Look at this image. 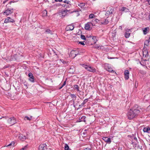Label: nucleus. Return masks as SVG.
<instances>
[{"label": "nucleus", "instance_id": "f257e3e1", "mask_svg": "<svg viewBox=\"0 0 150 150\" xmlns=\"http://www.w3.org/2000/svg\"><path fill=\"white\" fill-rule=\"evenodd\" d=\"M140 111L137 109L131 108L129 110L127 113V117L129 120L132 119L136 117L139 114Z\"/></svg>", "mask_w": 150, "mask_h": 150}, {"label": "nucleus", "instance_id": "f03ea898", "mask_svg": "<svg viewBox=\"0 0 150 150\" xmlns=\"http://www.w3.org/2000/svg\"><path fill=\"white\" fill-rule=\"evenodd\" d=\"M82 65L83 67L89 71L93 72H94L96 71V69L93 67L84 64H82Z\"/></svg>", "mask_w": 150, "mask_h": 150}, {"label": "nucleus", "instance_id": "7ed1b4c3", "mask_svg": "<svg viewBox=\"0 0 150 150\" xmlns=\"http://www.w3.org/2000/svg\"><path fill=\"white\" fill-rule=\"evenodd\" d=\"M70 10H67L66 9L65 10H62L60 13V15H61L62 16H66L69 13H71L72 12H70Z\"/></svg>", "mask_w": 150, "mask_h": 150}, {"label": "nucleus", "instance_id": "20e7f679", "mask_svg": "<svg viewBox=\"0 0 150 150\" xmlns=\"http://www.w3.org/2000/svg\"><path fill=\"white\" fill-rule=\"evenodd\" d=\"M8 122L12 125H13L16 122V120L14 117H10L8 120Z\"/></svg>", "mask_w": 150, "mask_h": 150}, {"label": "nucleus", "instance_id": "39448f33", "mask_svg": "<svg viewBox=\"0 0 150 150\" xmlns=\"http://www.w3.org/2000/svg\"><path fill=\"white\" fill-rule=\"evenodd\" d=\"M28 76L29 77V80L32 83H34L35 82L34 77L31 73L30 72L28 74Z\"/></svg>", "mask_w": 150, "mask_h": 150}, {"label": "nucleus", "instance_id": "423d86ee", "mask_svg": "<svg viewBox=\"0 0 150 150\" xmlns=\"http://www.w3.org/2000/svg\"><path fill=\"white\" fill-rule=\"evenodd\" d=\"M131 31L129 29H127L126 30L125 33V37L126 38H128L129 37L131 33Z\"/></svg>", "mask_w": 150, "mask_h": 150}, {"label": "nucleus", "instance_id": "0eeeda50", "mask_svg": "<svg viewBox=\"0 0 150 150\" xmlns=\"http://www.w3.org/2000/svg\"><path fill=\"white\" fill-rule=\"evenodd\" d=\"M107 143L110 144L111 142V139L107 137H103L102 138Z\"/></svg>", "mask_w": 150, "mask_h": 150}, {"label": "nucleus", "instance_id": "6e6552de", "mask_svg": "<svg viewBox=\"0 0 150 150\" xmlns=\"http://www.w3.org/2000/svg\"><path fill=\"white\" fill-rule=\"evenodd\" d=\"M47 149V145L45 144H42L39 145L38 150H45Z\"/></svg>", "mask_w": 150, "mask_h": 150}, {"label": "nucleus", "instance_id": "1a4fd4ad", "mask_svg": "<svg viewBox=\"0 0 150 150\" xmlns=\"http://www.w3.org/2000/svg\"><path fill=\"white\" fill-rule=\"evenodd\" d=\"M14 21L13 19L11 18L10 17H8L5 19L4 22L5 23H13Z\"/></svg>", "mask_w": 150, "mask_h": 150}, {"label": "nucleus", "instance_id": "9d476101", "mask_svg": "<svg viewBox=\"0 0 150 150\" xmlns=\"http://www.w3.org/2000/svg\"><path fill=\"white\" fill-rule=\"evenodd\" d=\"M74 28V25L72 24L67 25L65 28V30L67 31L73 30Z\"/></svg>", "mask_w": 150, "mask_h": 150}, {"label": "nucleus", "instance_id": "9b49d317", "mask_svg": "<svg viewBox=\"0 0 150 150\" xmlns=\"http://www.w3.org/2000/svg\"><path fill=\"white\" fill-rule=\"evenodd\" d=\"M13 12V9H8L5 10L4 12V15H8L11 13Z\"/></svg>", "mask_w": 150, "mask_h": 150}, {"label": "nucleus", "instance_id": "f8f14e48", "mask_svg": "<svg viewBox=\"0 0 150 150\" xmlns=\"http://www.w3.org/2000/svg\"><path fill=\"white\" fill-rule=\"evenodd\" d=\"M114 11V9L113 8H109L108 10L107 11L105 15H110L112 14Z\"/></svg>", "mask_w": 150, "mask_h": 150}, {"label": "nucleus", "instance_id": "ddd939ff", "mask_svg": "<svg viewBox=\"0 0 150 150\" xmlns=\"http://www.w3.org/2000/svg\"><path fill=\"white\" fill-rule=\"evenodd\" d=\"M124 74L125 79L127 80L129 78V73L128 70H125L124 71Z\"/></svg>", "mask_w": 150, "mask_h": 150}, {"label": "nucleus", "instance_id": "4468645a", "mask_svg": "<svg viewBox=\"0 0 150 150\" xmlns=\"http://www.w3.org/2000/svg\"><path fill=\"white\" fill-rule=\"evenodd\" d=\"M143 131L144 132L150 133V127L147 126L143 129Z\"/></svg>", "mask_w": 150, "mask_h": 150}, {"label": "nucleus", "instance_id": "2eb2a0df", "mask_svg": "<svg viewBox=\"0 0 150 150\" xmlns=\"http://www.w3.org/2000/svg\"><path fill=\"white\" fill-rule=\"evenodd\" d=\"M108 68H106L105 69L107 71H108L109 72L114 73H116V72L115 71L113 70L111 68H110V66H109L108 64Z\"/></svg>", "mask_w": 150, "mask_h": 150}, {"label": "nucleus", "instance_id": "dca6fc26", "mask_svg": "<svg viewBox=\"0 0 150 150\" xmlns=\"http://www.w3.org/2000/svg\"><path fill=\"white\" fill-rule=\"evenodd\" d=\"M121 11L124 12H129V10L125 7H122L120 10Z\"/></svg>", "mask_w": 150, "mask_h": 150}, {"label": "nucleus", "instance_id": "f3484780", "mask_svg": "<svg viewBox=\"0 0 150 150\" xmlns=\"http://www.w3.org/2000/svg\"><path fill=\"white\" fill-rule=\"evenodd\" d=\"M90 24H92V23H87L86 24L85 26V29L86 30H89L90 27Z\"/></svg>", "mask_w": 150, "mask_h": 150}, {"label": "nucleus", "instance_id": "a211bd4d", "mask_svg": "<svg viewBox=\"0 0 150 150\" xmlns=\"http://www.w3.org/2000/svg\"><path fill=\"white\" fill-rule=\"evenodd\" d=\"M143 33L144 35L146 34L148 32V31L149 30V27L144 28L142 29Z\"/></svg>", "mask_w": 150, "mask_h": 150}, {"label": "nucleus", "instance_id": "6ab92c4d", "mask_svg": "<svg viewBox=\"0 0 150 150\" xmlns=\"http://www.w3.org/2000/svg\"><path fill=\"white\" fill-rule=\"evenodd\" d=\"M19 139H20L21 141H24L25 139L27 137H26L25 136L23 135L22 134L20 135L18 137Z\"/></svg>", "mask_w": 150, "mask_h": 150}, {"label": "nucleus", "instance_id": "aec40b11", "mask_svg": "<svg viewBox=\"0 0 150 150\" xmlns=\"http://www.w3.org/2000/svg\"><path fill=\"white\" fill-rule=\"evenodd\" d=\"M70 96L71 98L73 99L72 100H73V104L74 103L75 100H76V96L74 94H71L70 95Z\"/></svg>", "mask_w": 150, "mask_h": 150}, {"label": "nucleus", "instance_id": "412c9836", "mask_svg": "<svg viewBox=\"0 0 150 150\" xmlns=\"http://www.w3.org/2000/svg\"><path fill=\"white\" fill-rule=\"evenodd\" d=\"M45 33L51 35H52L53 34L52 31L48 29L46 30L45 32Z\"/></svg>", "mask_w": 150, "mask_h": 150}, {"label": "nucleus", "instance_id": "4be33fe9", "mask_svg": "<svg viewBox=\"0 0 150 150\" xmlns=\"http://www.w3.org/2000/svg\"><path fill=\"white\" fill-rule=\"evenodd\" d=\"M88 101V98H87L85 99L83 102L81 104V105H79V107H81L83 106V105L85 104Z\"/></svg>", "mask_w": 150, "mask_h": 150}, {"label": "nucleus", "instance_id": "5701e85b", "mask_svg": "<svg viewBox=\"0 0 150 150\" xmlns=\"http://www.w3.org/2000/svg\"><path fill=\"white\" fill-rule=\"evenodd\" d=\"M86 118V117L84 116H82L81 118V119L79 118V119H81V120L79 121V122L83 121L84 122H86L85 119Z\"/></svg>", "mask_w": 150, "mask_h": 150}, {"label": "nucleus", "instance_id": "b1692460", "mask_svg": "<svg viewBox=\"0 0 150 150\" xmlns=\"http://www.w3.org/2000/svg\"><path fill=\"white\" fill-rule=\"evenodd\" d=\"M149 42L147 40H146L144 42V46H149Z\"/></svg>", "mask_w": 150, "mask_h": 150}, {"label": "nucleus", "instance_id": "393cba45", "mask_svg": "<svg viewBox=\"0 0 150 150\" xmlns=\"http://www.w3.org/2000/svg\"><path fill=\"white\" fill-rule=\"evenodd\" d=\"M75 50H72L70 52L69 56L70 57H73V56L75 55V54H76L74 53Z\"/></svg>", "mask_w": 150, "mask_h": 150}, {"label": "nucleus", "instance_id": "a878e982", "mask_svg": "<svg viewBox=\"0 0 150 150\" xmlns=\"http://www.w3.org/2000/svg\"><path fill=\"white\" fill-rule=\"evenodd\" d=\"M109 21L107 19H105V20L103 21L102 22V24L105 25L108 24L109 23Z\"/></svg>", "mask_w": 150, "mask_h": 150}, {"label": "nucleus", "instance_id": "bb28decb", "mask_svg": "<svg viewBox=\"0 0 150 150\" xmlns=\"http://www.w3.org/2000/svg\"><path fill=\"white\" fill-rule=\"evenodd\" d=\"M42 16H46L47 14V11L46 10H45L42 12Z\"/></svg>", "mask_w": 150, "mask_h": 150}, {"label": "nucleus", "instance_id": "cd10ccee", "mask_svg": "<svg viewBox=\"0 0 150 150\" xmlns=\"http://www.w3.org/2000/svg\"><path fill=\"white\" fill-rule=\"evenodd\" d=\"M97 38V37L96 36H93L92 39L94 41V43H96L98 41Z\"/></svg>", "mask_w": 150, "mask_h": 150}, {"label": "nucleus", "instance_id": "c85d7f7f", "mask_svg": "<svg viewBox=\"0 0 150 150\" xmlns=\"http://www.w3.org/2000/svg\"><path fill=\"white\" fill-rule=\"evenodd\" d=\"M32 116H30V117L28 116H25L24 118V120H30L32 119Z\"/></svg>", "mask_w": 150, "mask_h": 150}, {"label": "nucleus", "instance_id": "c756f323", "mask_svg": "<svg viewBox=\"0 0 150 150\" xmlns=\"http://www.w3.org/2000/svg\"><path fill=\"white\" fill-rule=\"evenodd\" d=\"M85 4L83 3H80L78 4V6L81 8H84L85 5Z\"/></svg>", "mask_w": 150, "mask_h": 150}, {"label": "nucleus", "instance_id": "7c9ffc66", "mask_svg": "<svg viewBox=\"0 0 150 150\" xmlns=\"http://www.w3.org/2000/svg\"><path fill=\"white\" fill-rule=\"evenodd\" d=\"M74 88L75 89L77 90V91H79V87L78 85H74Z\"/></svg>", "mask_w": 150, "mask_h": 150}, {"label": "nucleus", "instance_id": "2f4dec72", "mask_svg": "<svg viewBox=\"0 0 150 150\" xmlns=\"http://www.w3.org/2000/svg\"><path fill=\"white\" fill-rule=\"evenodd\" d=\"M95 16V15L93 13L90 14L89 16V18H94Z\"/></svg>", "mask_w": 150, "mask_h": 150}, {"label": "nucleus", "instance_id": "473e14b6", "mask_svg": "<svg viewBox=\"0 0 150 150\" xmlns=\"http://www.w3.org/2000/svg\"><path fill=\"white\" fill-rule=\"evenodd\" d=\"M69 147L67 144H65L64 146L65 150H69Z\"/></svg>", "mask_w": 150, "mask_h": 150}, {"label": "nucleus", "instance_id": "72a5a7b5", "mask_svg": "<svg viewBox=\"0 0 150 150\" xmlns=\"http://www.w3.org/2000/svg\"><path fill=\"white\" fill-rule=\"evenodd\" d=\"M14 142H11L10 144H9L8 145H5V146L6 147H8V146H11L12 145H13L14 144Z\"/></svg>", "mask_w": 150, "mask_h": 150}, {"label": "nucleus", "instance_id": "f704fd0d", "mask_svg": "<svg viewBox=\"0 0 150 150\" xmlns=\"http://www.w3.org/2000/svg\"><path fill=\"white\" fill-rule=\"evenodd\" d=\"M81 38L83 40H86V38L85 36L83 35H81Z\"/></svg>", "mask_w": 150, "mask_h": 150}, {"label": "nucleus", "instance_id": "c9c22d12", "mask_svg": "<svg viewBox=\"0 0 150 150\" xmlns=\"http://www.w3.org/2000/svg\"><path fill=\"white\" fill-rule=\"evenodd\" d=\"M66 81H65L64 82V83L61 86V87H60L59 88V89H61L64 86L66 85Z\"/></svg>", "mask_w": 150, "mask_h": 150}, {"label": "nucleus", "instance_id": "e433bc0d", "mask_svg": "<svg viewBox=\"0 0 150 150\" xmlns=\"http://www.w3.org/2000/svg\"><path fill=\"white\" fill-rule=\"evenodd\" d=\"M27 145L25 146L24 147L22 148L20 150H25L27 148Z\"/></svg>", "mask_w": 150, "mask_h": 150}, {"label": "nucleus", "instance_id": "4c0bfd02", "mask_svg": "<svg viewBox=\"0 0 150 150\" xmlns=\"http://www.w3.org/2000/svg\"><path fill=\"white\" fill-rule=\"evenodd\" d=\"M75 52H74V53L75 54H75V55L74 56H73V58H74L75 57H76V55H77L78 54V53H77V51L75 50Z\"/></svg>", "mask_w": 150, "mask_h": 150}, {"label": "nucleus", "instance_id": "58836bf2", "mask_svg": "<svg viewBox=\"0 0 150 150\" xmlns=\"http://www.w3.org/2000/svg\"><path fill=\"white\" fill-rule=\"evenodd\" d=\"M79 43L80 44H81L82 45H85V44L84 43V42L82 41H80L79 42Z\"/></svg>", "mask_w": 150, "mask_h": 150}, {"label": "nucleus", "instance_id": "ea45409f", "mask_svg": "<svg viewBox=\"0 0 150 150\" xmlns=\"http://www.w3.org/2000/svg\"><path fill=\"white\" fill-rule=\"evenodd\" d=\"M24 86H25V88H27L28 87V84L27 83H26V82H24Z\"/></svg>", "mask_w": 150, "mask_h": 150}, {"label": "nucleus", "instance_id": "a19ab883", "mask_svg": "<svg viewBox=\"0 0 150 150\" xmlns=\"http://www.w3.org/2000/svg\"><path fill=\"white\" fill-rule=\"evenodd\" d=\"M69 2H70L69 1H67V0H65L64 1V3H67V4H69Z\"/></svg>", "mask_w": 150, "mask_h": 150}, {"label": "nucleus", "instance_id": "79ce46f5", "mask_svg": "<svg viewBox=\"0 0 150 150\" xmlns=\"http://www.w3.org/2000/svg\"><path fill=\"white\" fill-rule=\"evenodd\" d=\"M85 150H91V149L88 147H87L85 149Z\"/></svg>", "mask_w": 150, "mask_h": 150}, {"label": "nucleus", "instance_id": "37998d69", "mask_svg": "<svg viewBox=\"0 0 150 150\" xmlns=\"http://www.w3.org/2000/svg\"><path fill=\"white\" fill-rule=\"evenodd\" d=\"M119 29H120L121 30H122V26H119Z\"/></svg>", "mask_w": 150, "mask_h": 150}, {"label": "nucleus", "instance_id": "c03bdc74", "mask_svg": "<svg viewBox=\"0 0 150 150\" xmlns=\"http://www.w3.org/2000/svg\"><path fill=\"white\" fill-rule=\"evenodd\" d=\"M142 146H140V147L138 145V146H137V148L141 149V148H142Z\"/></svg>", "mask_w": 150, "mask_h": 150}, {"label": "nucleus", "instance_id": "a18cd8bd", "mask_svg": "<svg viewBox=\"0 0 150 150\" xmlns=\"http://www.w3.org/2000/svg\"><path fill=\"white\" fill-rule=\"evenodd\" d=\"M62 0H55V1L57 2V1H59V2H61L62 1Z\"/></svg>", "mask_w": 150, "mask_h": 150}, {"label": "nucleus", "instance_id": "49530a36", "mask_svg": "<svg viewBox=\"0 0 150 150\" xmlns=\"http://www.w3.org/2000/svg\"><path fill=\"white\" fill-rule=\"evenodd\" d=\"M95 21L96 22H98L99 20L97 19H96Z\"/></svg>", "mask_w": 150, "mask_h": 150}, {"label": "nucleus", "instance_id": "de8ad7c7", "mask_svg": "<svg viewBox=\"0 0 150 150\" xmlns=\"http://www.w3.org/2000/svg\"><path fill=\"white\" fill-rule=\"evenodd\" d=\"M148 4L150 5V0H148Z\"/></svg>", "mask_w": 150, "mask_h": 150}, {"label": "nucleus", "instance_id": "09e8293b", "mask_svg": "<svg viewBox=\"0 0 150 150\" xmlns=\"http://www.w3.org/2000/svg\"><path fill=\"white\" fill-rule=\"evenodd\" d=\"M149 20H150V13H149Z\"/></svg>", "mask_w": 150, "mask_h": 150}, {"label": "nucleus", "instance_id": "8fccbe9b", "mask_svg": "<svg viewBox=\"0 0 150 150\" xmlns=\"http://www.w3.org/2000/svg\"><path fill=\"white\" fill-rule=\"evenodd\" d=\"M61 4H58L57 5V6H61Z\"/></svg>", "mask_w": 150, "mask_h": 150}, {"label": "nucleus", "instance_id": "3c124183", "mask_svg": "<svg viewBox=\"0 0 150 150\" xmlns=\"http://www.w3.org/2000/svg\"><path fill=\"white\" fill-rule=\"evenodd\" d=\"M148 40L149 41V42H150V37H149V39L148 40Z\"/></svg>", "mask_w": 150, "mask_h": 150}, {"label": "nucleus", "instance_id": "603ef678", "mask_svg": "<svg viewBox=\"0 0 150 150\" xmlns=\"http://www.w3.org/2000/svg\"><path fill=\"white\" fill-rule=\"evenodd\" d=\"M8 66H5L4 67V68H8Z\"/></svg>", "mask_w": 150, "mask_h": 150}, {"label": "nucleus", "instance_id": "864d4df0", "mask_svg": "<svg viewBox=\"0 0 150 150\" xmlns=\"http://www.w3.org/2000/svg\"><path fill=\"white\" fill-rule=\"evenodd\" d=\"M100 48H101L100 47H99V46H98V48H98V49H100Z\"/></svg>", "mask_w": 150, "mask_h": 150}, {"label": "nucleus", "instance_id": "5fc2aeb1", "mask_svg": "<svg viewBox=\"0 0 150 150\" xmlns=\"http://www.w3.org/2000/svg\"><path fill=\"white\" fill-rule=\"evenodd\" d=\"M118 150H122V149H121V148H119Z\"/></svg>", "mask_w": 150, "mask_h": 150}, {"label": "nucleus", "instance_id": "6e6d98bb", "mask_svg": "<svg viewBox=\"0 0 150 150\" xmlns=\"http://www.w3.org/2000/svg\"><path fill=\"white\" fill-rule=\"evenodd\" d=\"M134 139L135 140H137V139L136 137H134Z\"/></svg>", "mask_w": 150, "mask_h": 150}, {"label": "nucleus", "instance_id": "4d7b16f0", "mask_svg": "<svg viewBox=\"0 0 150 150\" xmlns=\"http://www.w3.org/2000/svg\"><path fill=\"white\" fill-rule=\"evenodd\" d=\"M62 6H63V7H64L66 6V5H62Z\"/></svg>", "mask_w": 150, "mask_h": 150}, {"label": "nucleus", "instance_id": "13d9d810", "mask_svg": "<svg viewBox=\"0 0 150 150\" xmlns=\"http://www.w3.org/2000/svg\"><path fill=\"white\" fill-rule=\"evenodd\" d=\"M14 2L11 1L10 2V3L11 4L12 2Z\"/></svg>", "mask_w": 150, "mask_h": 150}, {"label": "nucleus", "instance_id": "bf43d9fd", "mask_svg": "<svg viewBox=\"0 0 150 150\" xmlns=\"http://www.w3.org/2000/svg\"><path fill=\"white\" fill-rule=\"evenodd\" d=\"M63 63H65V61H63Z\"/></svg>", "mask_w": 150, "mask_h": 150}, {"label": "nucleus", "instance_id": "052dcab7", "mask_svg": "<svg viewBox=\"0 0 150 150\" xmlns=\"http://www.w3.org/2000/svg\"><path fill=\"white\" fill-rule=\"evenodd\" d=\"M92 37V36H90L89 37H89H89Z\"/></svg>", "mask_w": 150, "mask_h": 150}, {"label": "nucleus", "instance_id": "680f3d73", "mask_svg": "<svg viewBox=\"0 0 150 150\" xmlns=\"http://www.w3.org/2000/svg\"><path fill=\"white\" fill-rule=\"evenodd\" d=\"M5 3V1H4L3 3Z\"/></svg>", "mask_w": 150, "mask_h": 150}, {"label": "nucleus", "instance_id": "e2e57ef3", "mask_svg": "<svg viewBox=\"0 0 150 150\" xmlns=\"http://www.w3.org/2000/svg\"><path fill=\"white\" fill-rule=\"evenodd\" d=\"M2 118H5V117H3Z\"/></svg>", "mask_w": 150, "mask_h": 150}, {"label": "nucleus", "instance_id": "0e129e2a", "mask_svg": "<svg viewBox=\"0 0 150 150\" xmlns=\"http://www.w3.org/2000/svg\"><path fill=\"white\" fill-rule=\"evenodd\" d=\"M2 118V117H1V118H0V119H1Z\"/></svg>", "mask_w": 150, "mask_h": 150}]
</instances>
